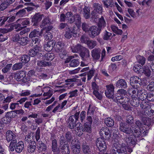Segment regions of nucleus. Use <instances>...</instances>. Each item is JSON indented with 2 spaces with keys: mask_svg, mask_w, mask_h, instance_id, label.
<instances>
[{
  "mask_svg": "<svg viewBox=\"0 0 154 154\" xmlns=\"http://www.w3.org/2000/svg\"><path fill=\"white\" fill-rule=\"evenodd\" d=\"M88 37L85 35H82L80 38V41L81 43H85L87 44L89 40Z\"/></svg>",
  "mask_w": 154,
  "mask_h": 154,
  "instance_id": "obj_62",
  "label": "nucleus"
},
{
  "mask_svg": "<svg viewBox=\"0 0 154 154\" xmlns=\"http://www.w3.org/2000/svg\"><path fill=\"white\" fill-rule=\"evenodd\" d=\"M37 65L38 66L46 67L50 66L51 63L50 61H46L45 60H38Z\"/></svg>",
  "mask_w": 154,
  "mask_h": 154,
  "instance_id": "obj_33",
  "label": "nucleus"
},
{
  "mask_svg": "<svg viewBox=\"0 0 154 154\" xmlns=\"http://www.w3.org/2000/svg\"><path fill=\"white\" fill-rule=\"evenodd\" d=\"M82 150L84 154H90L91 149L87 144L84 143L82 146Z\"/></svg>",
  "mask_w": 154,
  "mask_h": 154,
  "instance_id": "obj_37",
  "label": "nucleus"
},
{
  "mask_svg": "<svg viewBox=\"0 0 154 154\" xmlns=\"http://www.w3.org/2000/svg\"><path fill=\"white\" fill-rule=\"evenodd\" d=\"M128 92L132 98L138 97L137 94L138 93L137 88L135 89L133 87L129 88L128 90Z\"/></svg>",
  "mask_w": 154,
  "mask_h": 154,
  "instance_id": "obj_28",
  "label": "nucleus"
},
{
  "mask_svg": "<svg viewBox=\"0 0 154 154\" xmlns=\"http://www.w3.org/2000/svg\"><path fill=\"white\" fill-rule=\"evenodd\" d=\"M79 64V62L78 59H73L71 60L69 65L70 67H75L78 66Z\"/></svg>",
  "mask_w": 154,
  "mask_h": 154,
  "instance_id": "obj_47",
  "label": "nucleus"
},
{
  "mask_svg": "<svg viewBox=\"0 0 154 154\" xmlns=\"http://www.w3.org/2000/svg\"><path fill=\"white\" fill-rule=\"evenodd\" d=\"M43 14H41L39 13H36L35 15L32 16L31 22L33 23V25L36 26L38 25V23L41 20L43 17Z\"/></svg>",
  "mask_w": 154,
  "mask_h": 154,
  "instance_id": "obj_17",
  "label": "nucleus"
},
{
  "mask_svg": "<svg viewBox=\"0 0 154 154\" xmlns=\"http://www.w3.org/2000/svg\"><path fill=\"white\" fill-rule=\"evenodd\" d=\"M24 147V144L23 143L20 141L17 143L16 142V144L14 145V146L13 147V149L12 148H11L10 146L9 147V149L10 151L13 152L15 150V151L17 153H20L22 152Z\"/></svg>",
  "mask_w": 154,
  "mask_h": 154,
  "instance_id": "obj_16",
  "label": "nucleus"
},
{
  "mask_svg": "<svg viewBox=\"0 0 154 154\" xmlns=\"http://www.w3.org/2000/svg\"><path fill=\"white\" fill-rule=\"evenodd\" d=\"M104 131L100 130V134L101 137L98 138L96 142V146L101 152L106 150V147L105 142L104 140Z\"/></svg>",
  "mask_w": 154,
  "mask_h": 154,
  "instance_id": "obj_5",
  "label": "nucleus"
},
{
  "mask_svg": "<svg viewBox=\"0 0 154 154\" xmlns=\"http://www.w3.org/2000/svg\"><path fill=\"white\" fill-rule=\"evenodd\" d=\"M90 11L89 7L85 6L83 8V15L85 19H88L90 17Z\"/></svg>",
  "mask_w": 154,
  "mask_h": 154,
  "instance_id": "obj_30",
  "label": "nucleus"
},
{
  "mask_svg": "<svg viewBox=\"0 0 154 154\" xmlns=\"http://www.w3.org/2000/svg\"><path fill=\"white\" fill-rule=\"evenodd\" d=\"M28 42V38L27 37H21L20 39L19 40L18 43L21 45L24 46L27 44Z\"/></svg>",
  "mask_w": 154,
  "mask_h": 154,
  "instance_id": "obj_45",
  "label": "nucleus"
},
{
  "mask_svg": "<svg viewBox=\"0 0 154 154\" xmlns=\"http://www.w3.org/2000/svg\"><path fill=\"white\" fill-rule=\"evenodd\" d=\"M103 3L105 6L107 8L109 7H112L114 5L113 0H106L103 1Z\"/></svg>",
  "mask_w": 154,
  "mask_h": 154,
  "instance_id": "obj_44",
  "label": "nucleus"
},
{
  "mask_svg": "<svg viewBox=\"0 0 154 154\" xmlns=\"http://www.w3.org/2000/svg\"><path fill=\"white\" fill-rule=\"evenodd\" d=\"M37 148L40 152H45L47 149V147L44 143L41 141H39L37 143Z\"/></svg>",
  "mask_w": 154,
  "mask_h": 154,
  "instance_id": "obj_29",
  "label": "nucleus"
},
{
  "mask_svg": "<svg viewBox=\"0 0 154 154\" xmlns=\"http://www.w3.org/2000/svg\"><path fill=\"white\" fill-rule=\"evenodd\" d=\"M80 112H76L74 115L71 116L67 120L68 127L73 129L76 125V122L78 121L79 118Z\"/></svg>",
  "mask_w": 154,
  "mask_h": 154,
  "instance_id": "obj_10",
  "label": "nucleus"
},
{
  "mask_svg": "<svg viewBox=\"0 0 154 154\" xmlns=\"http://www.w3.org/2000/svg\"><path fill=\"white\" fill-rule=\"evenodd\" d=\"M101 50L100 48H95L91 52L93 59L95 60H98L100 57Z\"/></svg>",
  "mask_w": 154,
  "mask_h": 154,
  "instance_id": "obj_18",
  "label": "nucleus"
},
{
  "mask_svg": "<svg viewBox=\"0 0 154 154\" xmlns=\"http://www.w3.org/2000/svg\"><path fill=\"white\" fill-rule=\"evenodd\" d=\"M104 139L109 140L111 137V132L109 130L108 128H107L106 129V130L104 131Z\"/></svg>",
  "mask_w": 154,
  "mask_h": 154,
  "instance_id": "obj_58",
  "label": "nucleus"
},
{
  "mask_svg": "<svg viewBox=\"0 0 154 154\" xmlns=\"http://www.w3.org/2000/svg\"><path fill=\"white\" fill-rule=\"evenodd\" d=\"M50 21L51 20L48 17H46L42 20L41 26L44 27L48 24H49Z\"/></svg>",
  "mask_w": 154,
  "mask_h": 154,
  "instance_id": "obj_56",
  "label": "nucleus"
},
{
  "mask_svg": "<svg viewBox=\"0 0 154 154\" xmlns=\"http://www.w3.org/2000/svg\"><path fill=\"white\" fill-rule=\"evenodd\" d=\"M127 91L126 90L124 89L123 88H121L118 90L116 94H119V96L120 95V96L127 97L128 96L127 95Z\"/></svg>",
  "mask_w": 154,
  "mask_h": 154,
  "instance_id": "obj_48",
  "label": "nucleus"
},
{
  "mask_svg": "<svg viewBox=\"0 0 154 154\" xmlns=\"http://www.w3.org/2000/svg\"><path fill=\"white\" fill-rule=\"evenodd\" d=\"M138 62L141 64L142 66H143L145 63L146 58L143 56H138L137 58Z\"/></svg>",
  "mask_w": 154,
  "mask_h": 154,
  "instance_id": "obj_51",
  "label": "nucleus"
},
{
  "mask_svg": "<svg viewBox=\"0 0 154 154\" xmlns=\"http://www.w3.org/2000/svg\"><path fill=\"white\" fill-rule=\"evenodd\" d=\"M72 35V31L70 28H68L64 35L65 38H70Z\"/></svg>",
  "mask_w": 154,
  "mask_h": 154,
  "instance_id": "obj_54",
  "label": "nucleus"
},
{
  "mask_svg": "<svg viewBox=\"0 0 154 154\" xmlns=\"http://www.w3.org/2000/svg\"><path fill=\"white\" fill-rule=\"evenodd\" d=\"M96 71L94 69H92L90 70L87 74V80H90L92 77L94 76V74Z\"/></svg>",
  "mask_w": 154,
  "mask_h": 154,
  "instance_id": "obj_61",
  "label": "nucleus"
},
{
  "mask_svg": "<svg viewBox=\"0 0 154 154\" xmlns=\"http://www.w3.org/2000/svg\"><path fill=\"white\" fill-rule=\"evenodd\" d=\"M97 21V20L95 22L97 23V26L101 29L106 26V23L103 16H102L101 17L99 18Z\"/></svg>",
  "mask_w": 154,
  "mask_h": 154,
  "instance_id": "obj_27",
  "label": "nucleus"
},
{
  "mask_svg": "<svg viewBox=\"0 0 154 154\" xmlns=\"http://www.w3.org/2000/svg\"><path fill=\"white\" fill-rule=\"evenodd\" d=\"M87 45L89 49H92L96 46L97 42L95 41L89 40Z\"/></svg>",
  "mask_w": 154,
  "mask_h": 154,
  "instance_id": "obj_46",
  "label": "nucleus"
},
{
  "mask_svg": "<svg viewBox=\"0 0 154 154\" xmlns=\"http://www.w3.org/2000/svg\"><path fill=\"white\" fill-rule=\"evenodd\" d=\"M42 58L44 60H51L54 58V54L48 53L44 55H42Z\"/></svg>",
  "mask_w": 154,
  "mask_h": 154,
  "instance_id": "obj_35",
  "label": "nucleus"
},
{
  "mask_svg": "<svg viewBox=\"0 0 154 154\" xmlns=\"http://www.w3.org/2000/svg\"><path fill=\"white\" fill-rule=\"evenodd\" d=\"M36 143L35 141H31L27 146V150L29 153H33L35 151Z\"/></svg>",
  "mask_w": 154,
  "mask_h": 154,
  "instance_id": "obj_21",
  "label": "nucleus"
},
{
  "mask_svg": "<svg viewBox=\"0 0 154 154\" xmlns=\"http://www.w3.org/2000/svg\"><path fill=\"white\" fill-rule=\"evenodd\" d=\"M90 27L89 26V25L88 24H87L85 22L82 23V30L85 32H88Z\"/></svg>",
  "mask_w": 154,
  "mask_h": 154,
  "instance_id": "obj_53",
  "label": "nucleus"
},
{
  "mask_svg": "<svg viewBox=\"0 0 154 154\" xmlns=\"http://www.w3.org/2000/svg\"><path fill=\"white\" fill-rule=\"evenodd\" d=\"M116 86L119 88L125 89L127 87V83L125 79H120L116 83Z\"/></svg>",
  "mask_w": 154,
  "mask_h": 154,
  "instance_id": "obj_19",
  "label": "nucleus"
},
{
  "mask_svg": "<svg viewBox=\"0 0 154 154\" xmlns=\"http://www.w3.org/2000/svg\"><path fill=\"white\" fill-rule=\"evenodd\" d=\"M26 11L24 9L20 10L16 13V15L20 17H23L26 14Z\"/></svg>",
  "mask_w": 154,
  "mask_h": 154,
  "instance_id": "obj_64",
  "label": "nucleus"
},
{
  "mask_svg": "<svg viewBox=\"0 0 154 154\" xmlns=\"http://www.w3.org/2000/svg\"><path fill=\"white\" fill-rule=\"evenodd\" d=\"M110 154H127V151L125 147L119 146L117 144H115L111 150Z\"/></svg>",
  "mask_w": 154,
  "mask_h": 154,
  "instance_id": "obj_12",
  "label": "nucleus"
},
{
  "mask_svg": "<svg viewBox=\"0 0 154 154\" xmlns=\"http://www.w3.org/2000/svg\"><path fill=\"white\" fill-rule=\"evenodd\" d=\"M58 153L60 152L62 154H69L70 150L69 146L66 144H64L62 146H59Z\"/></svg>",
  "mask_w": 154,
  "mask_h": 154,
  "instance_id": "obj_23",
  "label": "nucleus"
},
{
  "mask_svg": "<svg viewBox=\"0 0 154 154\" xmlns=\"http://www.w3.org/2000/svg\"><path fill=\"white\" fill-rule=\"evenodd\" d=\"M112 35L111 33L105 30L102 34V38L104 40L108 41L111 39Z\"/></svg>",
  "mask_w": 154,
  "mask_h": 154,
  "instance_id": "obj_36",
  "label": "nucleus"
},
{
  "mask_svg": "<svg viewBox=\"0 0 154 154\" xmlns=\"http://www.w3.org/2000/svg\"><path fill=\"white\" fill-rule=\"evenodd\" d=\"M83 130L84 131L91 133L92 131L91 125L88 123H85L83 125Z\"/></svg>",
  "mask_w": 154,
  "mask_h": 154,
  "instance_id": "obj_43",
  "label": "nucleus"
},
{
  "mask_svg": "<svg viewBox=\"0 0 154 154\" xmlns=\"http://www.w3.org/2000/svg\"><path fill=\"white\" fill-rule=\"evenodd\" d=\"M101 30L98 26H91L88 31L89 36L92 38H94L100 34Z\"/></svg>",
  "mask_w": 154,
  "mask_h": 154,
  "instance_id": "obj_15",
  "label": "nucleus"
},
{
  "mask_svg": "<svg viewBox=\"0 0 154 154\" xmlns=\"http://www.w3.org/2000/svg\"><path fill=\"white\" fill-rule=\"evenodd\" d=\"M41 41V39L38 38L32 39L30 45L31 46L34 45L35 47L29 50V56L34 57L38 53L39 51H41L42 46L40 43Z\"/></svg>",
  "mask_w": 154,
  "mask_h": 154,
  "instance_id": "obj_2",
  "label": "nucleus"
},
{
  "mask_svg": "<svg viewBox=\"0 0 154 154\" xmlns=\"http://www.w3.org/2000/svg\"><path fill=\"white\" fill-rule=\"evenodd\" d=\"M106 89L105 91L106 96L109 99H112L114 96L115 87L112 84L106 85Z\"/></svg>",
  "mask_w": 154,
  "mask_h": 154,
  "instance_id": "obj_14",
  "label": "nucleus"
},
{
  "mask_svg": "<svg viewBox=\"0 0 154 154\" xmlns=\"http://www.w3.org/2000/svg\"><path fill=\"white\" fill-rule=\"evenodd\" d=\"M23 66L22 63H18L14 64L12 66V69L14 70H16L21 69Z\"/></svg>",
  "mask_w": 154,
  "mask_h": 154,
  "instance_id": "obj_52",
  "label": "nucleus"
},
{
  "mask_svg": "<svg viewBox=\"0 0 154 154\" xmlns=\"http://www.w3.org/2000/svg\"><path fill=\"white\" fill-rule=\"evenodd\" d=\"M94 9L91 12V20L96 22L99 17L98 14H101L103 11L102 5L99 4L94 3L93 5Z\"/></svg>",
  "mask_w": 154,
  "mask_h": 154,
  "instance_id": "obj_4",
  "label": "nucleus"
},
{
  "mask_svg": "<svg viewBox=\"0 0 154 154\" xmlns=\"http://www.w3.org/2000/svg\"><path fill=\"white\" fill-rule=\"evenodd\" d=\"M105 122L106 125L109 127H111L114 125V120L110 118H107L105 119Z\"/></svg>",
  "mask_w": 154,
  "mask_h": 154,
  "instance_id": "obj_42",
  "label": "nucleus"
},
{
  "mask_svg": "<svg viewBox=\"0 0 154 154\" xmlns=\"http://www.w3.org/2000/svg\"><path fill=\"white\" fill-rule=\"evenodd\" d=\"M30 57L27 55H24L22 56L21 61L23 63H27L30 60Z\"/></svg>",
  "mask_w": 154,
  "mask_h": 154,
  "instance_id": "obj_57",
  "label": "nucleus"
},
{
  "mask_svg": "<svg viewBox=\"0 0 154 154\" xmlns=\"http://www.w3.org/2000/svg\"><path fill=\"white\" fill-rule=\"evenodd\" d=\"M44 84L41 85H38L35 89L34 91L35 92L37 93V97H40L42 95L43 91V88H42V87L44 86Z\"/></svg>",
  "mask_w": 154,
  "mask_h": 154,
  "instance_id": "obj_40",
  "label": "nucleus"
},
{
  "mask_svg": "<svg viewBox=\"0 0 154 154\" xmlns=\"http://www.w3.org/2000/svg\"><path fill=\"white\" fill-rule=\"evenodd\" d=\"M133 122V118L131 115H129L127 116L126 122L127 123L131 125Z\"/></svg>",
  "mask_w": 154,
  "mask_h": 154,
  "instance_id": "obj_60",
  "label": "nucleus"
},
{
  "mask_svg": "<svg viewBox=\"0 0 154 154\" xmlns=\"http://www.w3.org/2000/svg\"><path fill=\"white\" fill-rule=\"evenodd\" d=\"M6 115H7V116L10 119L14 118L17 116L16 113L14 110L7 112Z\"/></svg>",
  "mask_w": 154,
  "mask_h": 154,
  "instance_id": "obj_55",
  "label": "nucleus"
},
{
  "mask_svg": "<svg viewBox=\"0 0 154 154\" xmlns=\"http://www.w3.org/2000/svg\"><path fill=\"white\" fill-rule=\"evenodd\" d=\"M6 140L8 142L11 141L9 146L11 148L12 147V149L13 147L16 144V142H17L16 135L12 131L8 130L6 134Z\"/></svg>",
  "mask_w": 154,
  "mask_h": 154,
  "instance_id": "obj_9",
  "label": "nucleus"
},
{
  "mask_svg": "<svg viewBox=\"0 0 154 154\" xmlns=\"http://www.w3.org/2000/svg\"><path fill=\"white\" fill-rule=\"evenodd\" d=\"M112 99L118 104H122V107L125 110H128L129 109L128 104L130 99L128 96L123 97L116 94Z\"/></svg>",
  "mask_w": 154,
  "mask_h": 154,
  "instance_id": "obj_3",
  "label": "nucleus"
},
{
  "mask_svg": "<svg viewBox=\"0 0 154 154\" xmlns=\"http://www.w3.org/2000/svg\"><path fill=\"white\" fill-rule=\"evenodd\" d=\"M42 93L44 96L51 97L53 94L52 89L49 86H46L42 88Z\"/></svg>",
  "mask_w": 154,
  "mask_h": 154,
  "instance_id": "obj_22",
  "label": "nucleus"
},
{
  "mask_svg": "<svg viewBox=\"0 0 154 154\" xmlns=\"http://www.w3.org/2000/svg\"><path fill=\"white\" fill-rule=\"evenodd\" d=\"M152 107L154 108V104L151 105ZM142 115L143 116H145L146 117H151L154 115V110L152 109L151 107L145 110L142 111Z\"/></svg>",
  "mask_w": 154,
  "mask_h": 154,
  "instance_id": "obj_20",
  "label": "nucleus"
},
{
  "mask_svg": "<svg viewBox=\"0 0 154 154\" xmlns=\"http://www.w3.org/2000/svg\"><path fill=\"white\" fill-rule=\"evenodd\" d=\"M10 77L12 78H14L17 81H21L24 82H26L29 80V78H27L25 77V72L23 71L12 73Z\"/></svg>",
  "mask_w": 154,
  "mask_h": 154,
  "instance_id": "obj_8",
  "label": "nucleus"
},
{
  "mask_svg": "<svg viewBox=\"0 0 154 154\" xmlns=\"http://www.w3.org/2000/svg\"><path fill=\"white\" fill-rule=\"evenodd\" d=\"M141 66L139 65H135L133 67V70L136 72L138 73H141V71H143V69L141 68Z\"/></svg>",
  "mask_w": 154,
  "mask_h": 154,
  "instance_id": "obj_50",
  "label": "nucleus"
},
{
  "mask_svg": "<svg viewBox=\"0 0 154 154\" xmlns=\"http://www.w3.org/2000/svg\"><path fill=\"white\" fill-rule=\"evenodd\" d=\"M140 106L143 110L146 109L150 107H151L150 105L149 102H147L145 100H143L141 102L140 104Z\"/></svg>",
  "mask_w": 154,
  "mask_h": 154,
  "instance_id": "obj_38",
  "label": "nucleus"
},
{
  "mask_svg": "<svg viewBox=\"0 0 154 154\" xmlns=\"http://www.w3.org/2000/svg\"><path fill=\"white\" fill-rule=\"evenodd\" d=\"M142 123L140 121H137L130 128L129 125L125 123L121 122L120 125V130L127 134H130L131 133L133 136L136 137H140L141 135L144 134L145 132L144 129L140 127Z\"/></svg>",
  "mask_w": 154,
  "mask_h": 154,
  "instance_id": "obj_1",
  "label": "nucleus"
},
{
  "mask_svg": "<svg viewBox=\"0 0 154 154\" xmlns=\"http://www.w3.org/2000/svg\"><path fill=\"white\" fill-rule=\"evenodd\" d=\"M84 131L83 127L82 125H80L79 126L77 127L76 132L77 135L78 136H81L82 134Z\"/></svg>",
  "mask_w": 154,
  "mask_h": 154,
  "instance_id": "obj_49",
  "label": "nucleus"
},
{
  "mask_svg": "<svg viewBox=\"0 0 154 154\" xmlns=\"http://www.w3.org/2000/svg\"><path fill=\"white\" fill-rule=\"evenodd\" d=\"M139 100L137 99V97L132 98V99L130 102V104L133 106L137 107L140 104Z\"/></svg>",
  "mask_w": 154,
  "mask_h": 154,
  "instance_id": "obj_39",
  "label": "nucleus"
},
{
  "mask_svg": "<svg viewBox=\"0 0 154 154\" xmlns=\"http://www.w3.org/2000/svg\"><path fill=\"white\" fill-rule=\"evenodd\" d=\"M69 16L68 23L72 24L74 23L78 27H81L82 18L79 14L76 13L73 14L71 12Z\"/></svg>",
  "mask_w": 154,
  "mask_h": 154,
  "instance_id": "obj_7",
  "label": "nucleus"
},
{
  "mask_svg": "<svg viewBox=\"0 0 154 154\" xmlns=\"http://www.w3.org/2000/svg\"><path fill=\"white\" fill-rule=\"evenodd\" d=\"M64 44L61 42H58L56 43H54V48L57 52H62L64 47Z\"/></svg>",
  "mask_w": 154,
  "mask_h": 154,
  "instance_id": "obj_24",
  "label": "nucleus"
},
{
  "mask_svg": "<svg viewBox=\"0 0 154 154\" xmlns=\"http://www.w3.org/2000/svg\"><path fill=\"white\" fill-rule=\"evenodd\" d=\"M17 22L19 23L15 25V29L17 31L21 30L26 27V26L29 24L30 23L28 18L19 19L17 20Z\"/></svg>",
  "mask_w": 154,
  "mask_h": 154,
  "instance_id": "obj_11",
  "label": "nucleus"
},
{
  "mask_svg": "<svg viewBox=\"0 0 154 154\" xmlns=\"http://www.w3.org/2000/svg\"><path fill=\"white\" fill-rule=\"evenodd\" d=\"M71 13V12H68L65 14L62 13L60 15V22H65L66 20L68 23V18L69 15Z\"/></svg>",
  "mask_w": 154,
  "mask_h": 154,
  "instance_id": "obj_34",
  "label": "nucleus"
},
{
  "mask_svg": "<svg viewBox=\"0 0 154 154\" xmlns=\"http://www.w3.org/2000/svg\"><path fill=\"white\" fill-rule=\"evenodd\" d=\"M142 119L145 125L149 126L150 125L151 122L150 119L147 117H143Z\"/></svg>",
  "mask_w": 154,
  "mask_h": 154,
  "instance_id": "obj_63",
  "label": "nucleus"
},
{
  "mask_svg": "<svg viewBox=\"0 0 154 154\" xmlns=\"http://www.w3.org/2000/svg\"><path fill=\"white\" fill-rule=\"evenodd\" d=\"M79 55L82 60L84 61L81 62V66H87L90 60L89 50L87 48H83V50L80 52Z\"/></svg>",
  "mask_w": 154,
  "mask_h": 154,
  "instance_id": "obj_6",
  "label": "nucleus"
},
{
  "mask_svg": "<svg viewBox=\"0 0 154 154\" xmlns=\"http://www.w3.org/2000/svg\"><path fill=\"white\" fill-rule=\"evenodd\" d=\"M54 41L53 40L49 41L44 45L45 50L48 51H50L52 50L54 48Z\"/></svg>",
  "mask_w": 154,
  "mask_h": 154,
  "instance_id": "obj_26",
  "label": "nucleus"
},
{
  "mask_svg": "<svg viewBox=\"0 0 154 154\" xmlns=\"http://www.w3.org/2000/svg\"><path fill=\"white\" fill-rule=\"evenodd\" d=\"M1 120L4 124V123L7 124H9L11 121V119H10L6 115L5 116L2 118Z\"/></svg>",
  "mask_w": 154,
  "mask_h": 154,
  "instance_id": "obj_59",
  "label": "nucleus"
},
{
  "mask_svg": "<svg viewBox=\"0 0 154 154\" xmlns=\"http://www.w3.org/2000/svg\"><path fill=\"white\" fill-rule=\"evenodd\" d=\"M85 47H84L81 46L80 44H78L75 46L73 48H72V51L73 52H80L83 50V48H85Z\"/></svg>",
  "mask_w": 154,
  "mask_h": 154,
  "instance_id": "obj_41",
  "label": "nucleus"
},
{
  "mask_svg": "<svg viewBox=\"0 0 154 154\" xmlns=\"http://www.w3.org/2000/svg\"><path fill=\"white\" fill-rule=\"evenodd\" d=\"M52 150L54 152H57L58 153V150L59 148L58 149V145L57 141L56 139L52 140Z\"/></svg>",
  "mask_w": 154,
  "mask_h": 154,
  "instance_id": "obj_32",
  "label": "nucleus"
},
{
  "mask_svg": "<svg viewBox=\"0 0 154 154\" xmlns=\"http://www.w3.org/2000/svg\"><path fill=\"white\" fill-rule=\"evenodd\" d=\"M137 137H134V138L132 136H130L129 137L126 139V141L128 143V144L129 145H135L136 143L137 140L136 138Z\"/></svg>",
  "mask_w": 154,
  "mask_h": 154,
  "instance_id": "obj_31",
  "label": "nucleus"
},
{
  "mask_svg": "<svg viewBox=\"0 0 154 154\" xmlns=\"http://www.w3.org/2000/svg\"><path fill=\"white\" fill-rule=\"evenodd\" d=\"M130 83L133 88L137 89L141 85L142 81L139 77L134 76L131 78Z\"/></svg>",
  "mask_w": 154,
  "mask_h": 154,
  "instance_id": "obj_13",
  "label": "nucleus"
},
{
  "mask_svg": "<svg viewBox=\"0 0 154 154\" xmlns=\"http://www.w3.org/2000/svg\"><path fill=\"white\" fill-rule=\"evenodd\" d=\"M42 30L39 31L38 29H34L32 31L29 35V37L32 38L35 37H38L42 35Z\"/></svg>",
  "mask_w": 154,
  "mask_h": 154,
  "instance_id": "obj_25",
  "label": "nucleus"
}]
</instances>
